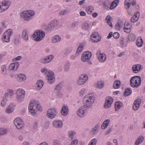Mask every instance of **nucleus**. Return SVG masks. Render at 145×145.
<instances>
[{
  "label": "nucleus",
  "mask_w": 145,
  "mask_h": 145,
  "mask_svg": "<svg viewBox=\"0 0 145 145\" xmlns=\"http://www.w3.org/2000/svg\"><path fill=\"white\" fill-rule=\"evenodd\" d=\"M28 109L31 115L33 116H36L38 111H42V110L39 101L35 100L31 101L28 105Z\"/></svg>",
  "instance_id": "obj_1"
},
{
  "label": "nucleus",
  "mask_w": 145,
  "mask_h": 145,
  "mask_svg": "<svg viewBox=\"0 0 145 145\" xmlns=\"http://www.w3.org/2000/svg\"><path fill=\"white\" fill-rule=\"evenodd\" d=\"M35 14V11L33 10H28L21 12L20 16L21 19L25 22H28L32 19Z\"/></svg>",
  "instance_id": "obj_2"
},
{
  "label": "nucleus",
  "mask_w": 145,
  "mask_h": 145,
  "mask_svg": "<svg viewBox=\"0 0 145 145\" xmlns=\"http://www.w3.org/2000/svg\"><path fill=\"white\" fill-rule=\"evenodd\" d=\"M94 101V97L91 94L86 95L82 99L84 105L89 108L92 106Z\"/></svg>",
  "instance_id": "obj_3"
},
{
  "label": "nucleus",
  "mask_w": 145,
  "mask_h": 145,
  "mask_svg": "<svg viewBox=\"0 0 145 145\" xmlns=\"http://www.w3.org/2000/svg\"><path fill=\"white\" fill-rule=\"evenodd\" d=\"M45 36V32L42 30H37L35 31L32 36L33 39L35 41L41 40Z\"/></svg>",
  "instance_id": "obj_4"
},
{
  "label": "nucleus",
  "mask_w": 145,
  "mask_h": 145,
  "mask_svg": "<svg viewBox=\"0 0 145 145\" xmlns=\"http://www.w3.org/2000/svg\"><path fill=\"white\" fill-rule=\"evenodd\" d=\"M17 101L19 103L22 102L25 96V91L24 90L21 88H18L15 93Z\"/></svg>",
  "instance_id": "obj_5"
},
{
  "label": "nucleus",
  "mask_w": 145,
  "mask_h": 145,
  "mask_svg": "<svg viewBox=\"0 0 145 145\" xmlns=\"http://www.w3.org/2000/svg\"><path fill=\"white\" fill-rule=\"evenodd\" d=\"M141 78L139 76H135L132 77L130 80V83L131 87L137 88L141 84Z\"/></svg>",
  "instance_id": "obj_6"
},
{
  "label": "nucleus",
  "mask_w": 145,
  "mask_h": 145,
  "mask_svg": "<svg viewBox=\"0 0 145 145\" xmlns=\"http://www.w3.org/2000/svg\"><path fill=\"white\" fill-rule=\"evenodd\" d=\"M88 108L84 105L81 106L77 111V115L80 118H84L86 115Z\"/></svg>",
  "instance_id": "obj_7"
},
{
  "label": "nucleus",
  "mask_w": 145,
  "mask_h": 145,
  "mask_svg": "<svg viewBox=\"0 0 145 145\" xmlns=\"http://www.w3.org/2000/svg\"><path fill=\"white\" fill-rule=\"evenodd\" d=\"M57 113V111L56 108H50L46 112V116L50 119H52L56 117Z\"/></svg>",
  "instance_id": "obj_8"
},
{
  "label": "nucleus",
  "mask_w": 145,
  "mask_h": 145,
  "mask_svg": "<svg viewBox=\"0 0 145 145\" xmlns=\"http://www.w3.org/2000/svg\"><path fill=\"white\" fill-rule=\"evenodd\" d=\"M13 33V31L11 29L7 30L3 35L2 39L5 42H9L10 39V37Z\"/></svg>",
  "instance_id": "obj_9"
},
{
  "label": "nucleus",
  "mask_w": 145,
  "mask_h": 145,
  "mask_svg": "<svg viewBox=\"0 0 145 145\" xmlns=\"http://www.w3.org/2000/svg\"><path fill=\"white\" fill-rule=\"evenodd\" d=\"M58 24V22L57 20H53L46 25L45 27V29L46 30L50 31L54 29H56Z\"/></svg>",
  "instance_id": "obj_10"
},
{
  "label": "nucleus",
  "mask_w": 145,
  "mask_h": 145,
  "mask_svg": "<svg viewBox=\"0 0 145 145\" xmlns=\"http://www.w3.org/2000/svg\"><path fill=\"white\" fill-rule=\"evenodd\" d=\"M92 53L89 51L84 52L82 54L81 57V60L83 62L89 61L91 57Z\"/></svg>",
  "instance_id": "obj_11"
},
{
  "label": "nucleus",
  "mask_w": 145,
  "mask_h": 145,
  "mask_svg": "<svg viewBox=\"0 0 145 145\" xmlns=\"http://www.w3.org/2000/svg\"><path fill=\"white\" fill-rule=\"evenodd\" d=\"M10 2L8 0H5L0 2V13L7 10L10 5Z\"/></svg>",
  "instance_id": "obj_12"
},
{
  "label": "nucleus",
  "mask_w": 145,
  "mask_h": 145,
  "mask_svg": "<svg viewBox=\"0 0 145 145\" xmlns=\"http://www.w3.org/2000/svg\"><path fill=\"white\" fill-rule=\"evenodd\" d=\"M14 124L16 128L19 129H22L24 126V122L23 120L20 118H17L14 121Z\"/></svg>",
  "instance_id": "obj_13"
},
{
  "label": "nucleus",
  "mask_w": 145,
  "mask_h": 145,
  "mask_svg": "<svg viewBox=\"0 0 145 145\" xmlns=\"http://www.w3.org/2000/svg\"><path fill=\"white\" fill-rule=\"evenodd\" d=\"M88 76L86 74H82L80 75L77 81V83L80 85H83L87 81Z\"/></svg>",
  "instance_id": "obj_14"
},
{
  "label": "nucleus",
  "mask_w": 145,
  "mask_h": 145,
  "mask_svg": "<svg viewBox=\"0 0 145 145\" xmlns=\"http://www.w3.org/2000/svg\"><path fill=\"white\" fill-rule=\"evenodd\" d=\"M48 83L52 84L55 80V75L54 73L52 71H48V74L46 75Z\"/></svg>",
  "instance_id": "obj_15"
},
{
  "label": "nucleus",
  "mask_w": 145,
  "mask_h": 145,
  "mask_svg": "<svg viewBox=\"0 0 145 145\" xmlns=\"http://www.w3.org/2000/svg\"><path fill=\"white\" fill-rule=\"evenodd\" d=\"M143 69V66L140 64H137L133 65L132 70L134 73H138Z\"/></svg>",
  "instance_id": "obj_16"
},
{
  "label": "nucleus",
  "mask_w": 145,
  "mask_h": 145,
  "mask_svg": "<svg viewBox=\"0 0 145 145\" xmlns=\"http://www.w3.org/2000/svg\"><path fill=\"white\" fill-rule=\"evenodd\" d=\"M16 78L18 82H22L25 81L26 80V75L23 74L19 73L16 75Z\"/></svg>",
  "instance_id": "obj_17"
},
{
  "label": "nucleus",
  "mask_w": 145,
  "mask_h": 145,
  "mask_svg": "<svg viewBox=\"0 0 145 145\" xmlns=\"http://www.w3.org/2000/svg\"><path fill=\"white\" fill-rule=\"evenodd\" d=\"M96 55L99 61L100 62H104L106 60V56L105 54L98 52H97Z\"/></svg>",
  "instance_id": "obj_18"
},
{
  "label": "nucleus",
  "mask_w": 145,
  "mask_h": 145,
  "mask_svg": "<svg viewBox=\"0 0 145 145\" xmlns=\"http://www.w3.org/2000/svg\"><path fill=\"white\" fill-rule=\"evenodd\" d=\"M91 41L95 42H97L101 40L99 36L96 33H93L90 37Z\"/></svg>",
  "instance_id": "obj_19"
},
{
  "label": "nucleus",
  "mask_w": 145,
  "mask_h": 145,
  "mask_svg": "<svg viewBox=\"0 0 145 145\" xmlns=\"http://www.w3.org/2000/svg\"><path fill=\"white\" fill-rule=\"evenodd\" d=\"M113 99L111 97H108L106 98L105 102L104 105L105 108H110L111 106V104L113 102Z\"/></svg>",
  "instance_id": "obj_20"
},
{
  "label": "nucleus",
  "mask_w": 145,
  "mask_h": 145,
  "mask_svg": "<svg viewBox=\"0 0 145 145\" xmlns=\"http://www.w3.org/2000/svg\"><path fill=\"white\" fill-rule=\"evenodd\" d=\"M20 65L18 62L12 63H11L9 67V69L10 71H16L18 69Z\"/></svg>",
  "instance_id": "obj_21"
},
{
  "label": "nucleus",
  "mask_w": 145,
  "mask_h": 145,
  "mask_svg": "<svg viewBox=\"0 0 145 145\" xmlns=\"http://www.w3.org/2000/svg\"><path fill=\"white\" fill-rule=\"evenodd\" d=\"M52 125L55 128H60L62 127L63 123L61 120H54L52 122Z\"/></svg>",
  "instance_id": "obj_22"
},
{
  "label": "nucleus",
  "mask_w": 145,
  "mask_h": 145,
  "mask_svg": "<svg viewBox=\"0 0 145 145\" xmlns=\"http://www.w3.org/2000/svg\"><path fill=\"white\" fill-rule=\"evenodd\" d=\"M8 99L9 96L8 93H5L3 98L1 102V105L3 107L5 106L8 100Z\"/></svg>",
  "instance_id": "obj_23"
},
{
  "label": "nucleus",
  "mask_w": 145,
  "mask_h": 145,
  "mask_svg": "<svg viewBox=\"0 0 145 145\" xmlns=\"http://www.w3.org/2000/svg\"><path fill=\"white\" fill-rule=\"evenodd\" d=\"M141 102V100L139 99H137L134 101L133 106V108L134 110H136L138 109Z\"/></svg>",
  "instance_id": "obj_24"
},
{
  "label": "nucleus",
  "mask_w": 145,
  "mask_h": 145,
  "mask_svg": "<svg viewBox=\"0 0 145 145\" xmlns=\"http://www.w3.org/2000/svg\"><path fill=\"white\" fill-rule=\"evenodd\" d=\"M15 106L13 103H11L6 108L5 112L7 114H10L14 110Z\"/></svg>",
  "instance_id": "obj_25"
},
{
  "label": "nucleus",
  "mask_w": 145,
  "mask_h": 145,
  "mask_svg": "<svg viewBox=\"0 0 145 145\" xmlns=\"http://www.w3.org/2000/svg\"><path fill=\"white\" fill-rule=\"evenodd\" d=\"M29 30L27 29H25L23 30L22 33V37L25 40H27L28 39V33Z\"/></svg>",
  "instance_id": "obj_26"
},
{
  "label": "nucleus",
  "mask_w": 145,
  "mask_h": 145,
  "mask_svg": "<svg viewBox=\"0 0 145 145\" xmlns=\"http://www.w3.org/2000/svg\"><path fill=\"white\" fill-rule=\"evenodd\" d=\"M131 27L130 24L127 22H125L124 24L123 30L126 33H129L131 31Z\"/></svg>",
  "instance_id": "obj_27"
},
{
  "label": "nucleus",
  "mask_w": 145,
  "mask_h": 145,
  "mask_svg": "<svg viewBox=\"0 0 145 145\" xmlns=\"http://www.w3.org/2000/svg\"><path fill=\"white\" fill-rule=\"evenodd\" d=\"M69 109L67 105L63 106L61 110V114L63 116H66L68 113Z\"/></svg>",
  "instance_id": "obj_28"
},
{
  "label": "nucleus",
  "mask_w": 145,
  "mask_h": 145,
  "mask_svg": "<svg viewBox=\"0 0 145 145\" xmlns=\"http://www.w3.org/2000/svg\"><path fill=\"white\" fill-rule=\"evenodd\" d=\"M61 40V37L59 35H56L52 37L51 41L53 43H56L60 42Z\"/></svg>",
  "instance_id": "obj_29"
},
{
  "label": "nucleus",
  "mask_w": 145,
  "mask_h": 145,
  "mask_svg": "<svg viewBox=\"0 0 145 145\" xmlns=\"http://www.w3.org/2000/svg\"><path fill=\"white\" fill-rule=\"evenodd\" d=\"M139 17V13L136 12L133 16L131 18V21L133 23L136 22L138 20Z\"/></svg>",
  "instance_id": "obj_30"
},
{
  "label": "nucleus",
  "mask_w": 145,
  "mask_h": 145,
  "mask_svg": "<svg viewBox=\"0 0 145 145\" xmlns=\"http://www.w3.org/2000/svg\"><path fill=\"white\" fill-rule=\"evenodd\" d=\"M44 82L42 80H38L36 84V88L38 90H40L43 87Z\"/></svg>",
  "instance_id": "obj_31"
},
{
  "label": "nucleus",
  "mask_w": 145,
  "mask_h": 145,
  "mask_svg": "<svg viewBox=\"0 0 145 145\" xmlns=\"http://www.w3.org/2000/svg\"><path fill=\"white\" fill-rule=\"evenodd\" d=\"M123 106V103L121 101H117L115 103V109L116 111H118Z\"/></svg>",
  "instance_id": "obj_32"
},
{
  "label": "nucleus",
  "mask_w": 145,
  "mask_h": 145,
  "mask_svg": "<svg viewBox=\"0 0 145 145\" xmlns=\"http://www.w3.org/2000/svg\"><path fill=\"white\" fill-rule=\"evenodd\" d=\"M94 10V8L91 5L87 7L86 8L85 11L89 15H91Z\"/></svg>",
  "instance_id": "obj_33"
},
{
  "label": "nucleus",
  "mask_w": 145,
  "mask_h": 145,
  "mask_svg": "<svg viewBox=\"0 0 145 145\" xmlns=\"http://www.w3.org/2000/svg\"><path fill=\"white\" fill-rule=\"evenodd\" d=\"M104 82L102 81L97 82L95 85V87L98 89L102 88L104 87Z\"/></svg>",
  "instance_id": "obj_34"
},
{
  "label": "nucleus",
  "mask_w": 145,
  "mask_h": 145,
  "mask_svg": "<svg viewBox=\"0 0 145 145\" xmlns=\"http://www.w3.org/2000/svg\"><path fill=\"white\" fill-rule=\"evenodd\" d=\"M110 122V120L108 119L104 121L101 126V129H105L108 126Z\"/></svg>",
  "instance_id": "obj_35"
},
{
  "label": "nucleus",
  "mask_w": 145,
  "mask_h": 145,
  "mask_svg": "<svg viewBox=\"0 0 145 145\" xmlns=\"http://www.w3.org/2000/svg\"><path fill=\"white\" fill-rule=\"evenodd\" d=\"M84 46V44H81L79 45L76 51L77 54L79 55L82 52Z\"/></svg>",
  "instance_id": "obj_36"
},
{
  "label": "nucleus",
  "mask_w": 145,
  "mask_h": 145,
  "mask_svg": "<svg viewBox=\"0 0 145 145\" xmlns=\"http://www.w3.org/2000/svg\"><path fill=\"white\" fill-rule=\"evenodd\" d=\"M121 85V82L120 80H116L114 82L113 85V87L114 89L119 88Z\"/></svg>",
  "instance_id": "obj_37"
},
{
  "label": "nucleus",
  "mask_w": 145,
  "mask_h": 145,
  "mask_svg": "<svg viewBox=\"0 0 145 145\" xmlns=\"http://www.w3.org/2000/svg\"><path fill=\"white\" fill-rule=\"evenodd\" d=\"M136 38L135 35L133 33L129 34L128 36V39L130 41L132 42L134 41Z\"/></svg>",
  "instance_id": "obj_38"
},
{
  "label": "nucleus",
  "mask_w": 145,
  "mask_h": 145,
  "mask_svg": "<svg viewBox=\"0 0 145 145\" xmlns=\"http://www.w3.org/2000/svg\"><path fill=\"white\" fill-rule=\"evenodd\" d=\"M119 0H114L113 1L110 7V9H112L115 8L119 3Z\"/></svg>",
  "instance_id": "obj_39"
},
{
  "label": "nucleus",
  "mask_w": 145,
  "mask_h": 145,
  "mask_svg": "<svg viewBox=\"0 0 145 145\" xmlns=\"http://www.w3.org/2000/svg\"><path fill=\"white\" fill-rule=\"evenodd\" d=\"M70 66V64L69 62L67 61L65 64L63 70L65 71L68 72L69 71Z\"/></svg>",
  "instance_id": "obj_40"
},
{
  "label": "nucleus",
  "mask_w": 145,
  "mask_h": 145,
  "mask_svg": "<svg viewBox=\"0 0 145 145\" xmlns=\"http://www.w3.org/2000/svg\"><path fill=\"white\" fill-rule=\"evenodd\" d=\"M144 139V137L142 136H140L135 142L134 145H138L141 143L143 142Z\"/></svg>",
  "instance_id": "obj_41"
},
{
  "label": "nucleus",
  "mask_w": 145,
  "mask_h": 145,
  "mask_svg": "<svg viewBox=\"0 0 145 145\" xmlns=\"http://www.w3.org/2000/svg\"><path fill=\"white\" fill-rule=\"evenodd\" d=\"M87 92V90L85 88H82L78 93L80 97H82Z\"/></svg>",
  "instance_id": "obj_42"
},
{
  "label": "nucleus",
  "mask_w": 145,
  "mask_h": 145,
  "mask_svg": "<svg viewBox=\"0 0 145 145\" xmlns=\"http://www.w3.org/2000/svg\"><path fill=\"white\" fill-rule=\"evenodd\" d=\"M90 24L88 22H86L82 26L83 29L87 30L89 28Z\"/></svg>",
  "instance_id": "obj_43"
},
{
  "label": "nucleus",
  "mask_w": 145,
  "mask_h": 145,
  "mask_svg": "<svg viewBox=\"0 0 145 145\" xmlns=\"http://www.w3.org/2000/svg\"><path fill=\"white\" fill-rule=\"evenodd\" d=\"M132 92L131 89L130 88L125 89V91L124 93V95L125 96H128L130 95Z\"/></svg>",
  "instance_id": "obj_44"
},
{
  "label": "nucleus",
  "mask_w": 145,
  "mask_h": 145,
  "mask_svg": "<svg viewBox=\"0 0 145 145\" xmlns=\"http://www.w3.org/2000/svg\"><path fill=\"white\" fill-rule=\"evenodd\" d=\"M76 134L74 131H70L68 133V137L71 140H72L74 138V137Z\"/></svg>",
  "instance_id": "obj_45"
},
{
  "label": "nucleus",
  "mask_w": 145,
  "mask_h": 145,
  "mask_svg": "<svg viewBox=\"0 0 145 145\" xmlns=\"http://www.w3.org/2000/svg\"><path fill=\"white\" fill-rule=\"evenodd\" d=\"M7 129L4 128H0V135H4L7 134Z\"/></svg>",
  "instance_id": "obj_46"
},
{
  "label": "nucleus",
  "mask_w": 145,
  "mask_h": 145,
  "mask_svg": "<svg viewBox=\"0 0 145 145\" xmlns=\"http://www.w3.org/2000/svg\"><path fill=\"white\" fill-rule=\"evenodd\" d=\"M143 41L141 38H138L137 40L136 43L137 46L141 47Z\"/></svg>",
  "instance_id": "obj_47"
},
{
  "label": "nucleus",
  "mask_w": 145,
  "mask_h": 145,
  "mask_svg": "<svg viewBox=\"0 0 145 145\" xmlns=\"http://www.w3.org/2000/svg\"><path fill=\"white\" fill-rule=\"evenodd\" d=\"M125 6L126 9H128L130 7L131 3L130 0H125L124 2Z\"/></svg>",
  "instance_id": "obj_48"
},
{
  "label": "nucleus",
  "mask_w": 145,
  "mask_h": 145,
  "mask_svg": "<svg viewBox=\"0 0 145 145\" xmlns=\"http://www.w3.org/2000/svg\"><path fill=\"white\" fill-rule=\"evenodd\" d=\"M97 142L96 138H94L91 139L89 142L88 145H96Z\"/></svg>",
  "instance_id": "obj_49"
},
{
  "label": "nucleus",
  "mask_w": 145,
  "mask_h": 145,
  "mask_svg": "<svg viewBox=\"0 0 145 145\" xmlns=\"http://www.w3.org/2000/svg\"><path fill=\"white\" fill-rule=\"evenodd\" d=\"M99 129V127L97 126L94 127L91 130V133L92 135H94L98 132Z\"/></svg>",
  "instance_id": "obj_50"
},
{
  "label": "nucleus",
  "mask_w": 145,
  "mask_h": 145,
  "mask_svg": "<svg viewBox=\"0 0 145 145\" xmlns=\"http://www.w3.org/2000/svg\"><path fill=\"white\" fill-rule=\"evenodd\" d=\"M40 61L41 63L42 64H46L48 63L46 56L41 58L40 59Z\"/></svg>",
  "instance_id": "obj_51"
},
{
  "label": "nucleus",
  "mask_w": 145,
  "mask_h": 145,
  "mask_svg": "<svg viewBox=\"0 0 145 145\" xmlns=\"http://www.w3.org/2000/svg\"><path fill=\"white\" fill-rule=\"evenodd\" d=\"M123 24L122 22H118L115 26V28L117 30H119L122 27Z\"/></svg>",
  "instance_id": "obj_52"
},
{
  "label": "nucleus",
  "mask_w": 145,
  "mask_h": 145,
  "mask_svg": "<svg viewBox=\"0 0 145 145\" xmlns=\"http://www.w3.org/2000/svg\"><path fill=\"white\" fill-rule=\"evenodd\" d=\"M39 121H35L34 122L33 124V128L35 129H37L39 127Z\"/></svg>",
  "instance_id": "obj_53"
},
{
  "label": "nucleus",
  "mask_w": 145,
  "mask_h": 145,
  "mask_svg": "<svg viewBox=\"0 0 145 145\" xmlns=\"http://www.w3.org/2000/svg\"><path fill=\"white\" fill-rule=\"evenodd\" d=\"M56 96L57 98H61L63 97V95L61 91L56 92Z\"/></svg>",
  "instance_id": "obj_54"
},
{
  "label": "nucleus",
  "mask_w": 145,
  "mask_h": 145,
  "mask_svg": "<svg viewBox=\"0 0 145 145\" xmlns=\"http://www.w3.org/2000/svg\"><path fill=\"white\" fill-rule=\"evenodd\" d=\"M46 57L48 63L50 62L54 58V56L52 55H50Z\"/></svg>",
  "instance_id": "obj_55"
},
{
  "label": "nucleus",
  "mask_w": 145,
  "mask_h": 145,
  "mask_svg": "<svg viewBox=\"0 0 145 145\" xmlns=\"http://www.w3.org/2000/svg\"><path fill=\"white\" fill-rule=\"evenodd\" d=\"M61 84H58L57 85L55 88V90L56 92L60 91V90L61 89Z\"/></svg>",
  "instance_id": "obj_56"
},
{
  "label": "nucleus",
  "mask_w": 145,
  "mask_h": 145,
  "mask_svg": "<svg viewBox=\"0 0 145 145\" xmlns=\"http://www.w3.org/2000/svg\"><path fill=\"white\" fill-rule=\"evenodd\" d=\"M50 71L48 70L46 68H43L41 69V72L43 73L46 74V75L48 73V71Z\"/></svg>",
  "instance_id": "obj_57"
},
{
  "label": "nucleus",
  "mask_w": 145,
  "mask_h": 145,
  "mask_svg": "<svg viewBox=\"0 0 145 145\" xmlns=\"http://www.w3.org/2000/svg\"><path fill=\"white\" fill-rule=\"evenodd\" d=\"M78 143V140L77 139H75L72 141L70 145H77Z\"/></svg>",
  "instance_id": "obj_58"
},
{
  "label": "nucleus",
  "mask_w": 145,
  "mask_h": 145,
  "mask_svg": "<svg viewBox=\"0 0 145 145\" xmlns=\"http://www.w3.org/2000/svg\"><path fill=\"white\" fill-rule=\"evenodd\" d=\"M72 51V48H67L65 50V54L67 55L70 54Z\"/></svg>",
  "instance_id": "obj_59"
},
{
  "label": "nucleus",
  "mask_w": 145,
  "mask_h": 145,
  "mask_svg": "<svg viewBox=\"0 0 145 145\" xmlns=\"http://www.w3.org/2000/svg\"><path fill=\"white\" fill-rule=\"evenodd\" d=\"M53 145H61V144L58 140H55L53 142Z\"/></svg>",
  "instance_id": "obj_60"
},
{
  "label": "nucleus",
  "mask_w": 145,
  "mask_h": 145,
  "mask_svg": "<svg viewBox=\"0 0 145 145\" xmlns=\"http://www.w3.org/2000/svg\"><path fill=\"white\" fill-rule=\"evenodd\" d=\"M113 37L115 39H118L120 37V35L118 32H116L113 34Z\"/></svg>",
  "instance_id": "obj_61"
},
{
  "label": "nucleus",
  "mask_w": 145,
  "mask_h": 145,
  "mask_svg": "<svg viewBox=\"0 0 145 145\" xmlns=\"http://www.w3.org/2000/svg\"><path fill=\"white\" fill-rule=\"evenodd\" d=\"M67 11L66 10H64L60 11L59 12V14L60 15H64L66 14Z\"/></svg>",
  "instance_id": "obj_62"
},
{
  "label": "nucleus",
  "mask_w": 145,
  "mask_h": 145,
  "mask_svg": "<svg viewBox=\"0 0 145 145\" xmlns=\"http://www.w3.org/2000/svg\"><path fill=\"white\" fill-rule=\"evenodd\" d=\"M21 56H18L17 57L14 58L13 59L12 61H18L20 60L21 58Z\"/></svg>",
  "instance_id": "obj_63"
},
{
  "label": "nucleus",
  "mask_w": 145,
  "mask_h": 145,
  "mask_svg": "<svg viewBox=\"0 0 145 145\" xmlns=\"http://www.w3.org/2000/svg\"><path fill=\"white\" fill-rule=\"evenodd\" d=\"M78 55H79L78 54H77V53H76L75 54L72 55L71 56V58L72 59H74Z\"/></svg>",
  "instance_id": "obj_64"
}]
</instances>
